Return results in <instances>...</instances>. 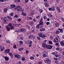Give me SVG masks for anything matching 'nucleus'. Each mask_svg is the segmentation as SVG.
<instances>
[{
    "label": "nucleus",
    "mask_w": 64,
    "mask_h": 64,
    "mask_svg": "<svg viewBox=\"0 0 64 64\" xmlns=\"http://www.w3.org/2000/svg\"><path fill=\"white\" fill-rule=\"evenodd\" d=\"M20 44H23V42L21 40L20 41Z\"/></svg>",
    "instance_id": "39"
},
{
    "label": "nucleus",
    "mask_w": 64,
    "mask_h": 64,
    "mask_svg": "<svg viewBox=\"0 0 64 64\" xmlns=\"http://www.w3.org/2000/svg\"><path fill=\"white\" fill-rule=\"evenodd\" d=\"M38 36L39 37H42V38H44L46 37L45 35L41 33L39 34H38Z\"/></svg>",
    "instance_id": "4"
},
{
    "label": "nucleus",
    "mask_w": 64,
    "mask_h": 64,
    "mask_svg": "<svg viewBox=\"0 0 64 64\" xmlns=\"http://www.w3.org/2000/svg\"><path fill=\"white\" fill-rule=\"evenodd\" d=\"M58 30H59L60 32V33H63V30L62 29H61L60 28H58Z\"/></svg>",
    "instance_id": "20"
},
{
    "label": "nucleus",
    "mask_w": 64,
    "mask_h": 64,
    "mask_svg": "<svg viewBox=\"0 0 64 64\" xmlns=\"http://www.w3.org/2000/svg\"><path fill=\"white\" fill-rule=\"evenodd\" d=\"M37 39L38 40H41V38L39 36H37Z\"/></svg>",
    "instance_id": "41"
},
{
    "label": "nucleus",
    "mask_w": 64,
    "mask_h": 64,
    "mask_svg": "<svg viewBox=\"0 0 64 64\" xmlns=\"http://www.w3.org/2000/svg\"><path fill=\"white\" fill-rule=\"evenodd\" d=\"M7 18H8V19H9L10 20H12V18L10 16H7Z\"/></svg>",
    "instance_id": "21"
},
{
    "label": "nucleus",
    "mask_w": 64,
    "mask_h": 64,
    "mask_svg": "<svg viewBox=\"0 0 64 64\" xmlns=\"http://www.w3.org/2000/svg\"><path fill=\"white\" fill-rule=\"evenodd\" d=\"M25 44H27V43H28V46L29 47H31L32 46V41H30V40H26L25 42Z\"/></svg>",
    "instance_id": "1"
},
{
    "label": "nucleus",
    "mask_w": 64,
    "mask_h": 64,
    "mask_svg": "<svg viewBox=\"0 0 64 64\" xmlns=\"http://www.w3.org/2000/svg\"><path fill=\"white\" fill-rule=\"evenodd\" d=\"M4 49H5V48L3 46L0 49L1 52L3 51Z\"/></svg>",
    "instance_id": "22"
},
{
    "label": "nucleus",
    "mask_w": 64,
    "mask_h": 64,
    "mask_svg": "<svg viewBox=\"0 0 64 64\" xmlns=\"http://www.w3.org/2000/svg\"><path fill=\"white\" fill-rule=\"evenodd\" d=\"M55 39H56V40L57 41H60V38L58 36H56Z\"/></svg>",
    "instance_id": "8"
},
{
    "label": "nucleus",
    "mask_w": 64,
    "mask_h": 64,
    "mask_svg": "<svg viewBox=\"0 0 64 64\" xmlns=\"http://www.w3.org/2000/svg\"><path fill=\"white\" fill-rule=\"evenodd\" d=\"M46 29L45 28H42L40 29V31L41 32H42V31H44Z\"/></svg>",
    "instance_id": "13"
},
{
    "label": "nucleus",
    "mask_w": 64,
    "mask_h": 64,
    "mask_svg": "<svg viewBox=\"0 0 64 64\" xmlns=\"http://www.w3.org/2000/svg\"><path fill=\"white\" fill-rule=\"evenodd\" d=\"M56 9L57 11L58 12H61L60 11V9L58 7H56Z\"/></svg>",
    "instance_id": "17"
},
{
    "label": "nucleus",
    "mask_w": 64,
    "mask_h": 64,
    "mask_svg": "<svg viewBox=\"0 0 64 64\" xmlns=\"http://www.w3.org/2000/svg\"><path fill=\"white\" fill-rule=\"evenodd\" d=\"M20 31L23 32H26V30L24 28H22L20 29Z\"/></svg>",
    "instance_id": "12"
},
{
    "label": "nucleus",
    "mask_w": 64,
    "mask_h": 64,
    "mask_svg": "<svg viewBox=\"0 0 64 64\" xmlns=\"http://www.w3.org/2000/svg\"><path fill=\"white\" fill-rule=\"evenodd\" d=\"M8 55H10V56H12V57H11V58H12L13 57H14V56H13V54L12 52H9L8 54Z\"/></svg>",
    "instance_id": "19"
},
{
    "label": "nucleus",
    "mask_w": 64,
    "mask_h": 64,
    "mask_svg": "<svg viewBox=\"0 0 64 64\" xmlns=\"http://www.w3.org/2000/svg\"><path fill=\"white\" fill-rule=\"evenodd\" d=\"M8 9L7 8H5L4 10V12L6 13V12H7V10Z\"/></svg>",
    "instance_id": "34"
},
{
    "label": "nucleus",
    "mask_w": 64,
    "mask_h": 64,
    "mask_svg": "<svg viewBox=\"0 0 64 64\" xmlns=\"http://www.w3.org/2000/svg\"><path fill=\"white\" fill-rule=\"evenodd\" d=\"M22 61H25V58H24V57H23V58H22Z\"/></svg>",
    "instance_id": "43"
},
{
    "label": "nucleus",
    "mask_w": 64,
    "mask_h": 64,
    "mask_svg": "<svg viewBox=\"0 0 64 64\" xmlns=\"http://www.w3.org/2000/svg\"><path fill=\"white\" fill-rule=\"evenodd\" d=\"M21 15H23V16H26L27 15V14L24 13V12H22L21 14Z\"/></svg>",
    "instance_id": "15"
},
{
    "label": "nucleus",
    "mask_w": 64,
    "mask_h": 64,
    "mask_svg": "<svg viewBox=\"0 0 64 64\" xmlns=\"http://www.w3.org/2000/svg\"><path fill=\"white\" fill-rule=\"evenodd\" d=\"M26 27L28 28V29H30V26H28V25H26Z\"/></svg>",
    "instance_id": "46"
},
{
    "label": "nucleus",
    "mask_w": 64,
    "mask_h": 64,
    "mask_svg": "<svg viewBox=\"0 0 64 64\" xmlns=\"http://www.w3.org/2000/svg\"><path fill=\"white\" fill-rule=\"evenodd\" d=\"M7 30H8V31H10V28H7Z\"/></svg>",
    "instance_id": "57"
},
{
    "label": "nucleus",
    "mask_w": 64,
    "mask_h": 64,
    "mask_svg": "<svg viewBox=\"0 0 64 64\" xmlns=\"http://www.w3.org/2000/svg\"><path fill=\"white\" fill-rule=\"evenodd\" d=\"M33 20L34 22H36V20L35 19H34Z\"/></svg>",
    "instance_id": "53"
},
{
    "label": "nucleus",
    "mask_w": 64,
    "mask_h": 64,
    "mask_svg": "<svg viewBox=\"0 0 64 64\" xmlns=\"http://www.w3.org/2000/svg\"><path fill=\"white\" fill-rule=\"evenodd\" d=\"M21 8V6H18L16 8H14L16 10H17L18 12H20V10L21 9V8Z\"/></svg>",
    "instance_id": "2"
},
{
    "label": "nucleus",
    "mask_w": 64,
    "mask_h": 64,
    "mask_svg": "<svg viewBox=\"0 0 64 64\" xmlns=\"http://www.w3.org/2000/svg\"><path fill=\"white\" fill-rule=\"evenodd\" d=\"M45 63L47 64H50L51 63V61L49 59L47 58L46 60H45Z\"/></svg>",
    "instance_id": "3"
},
{
    "label": "nucleus",
    "mask_w": 64,
    "mask_h": 64,
    "mask_svg": "<svg viewBox=\"0 0 64 64\" xmlns=\"http://www.w3.org/2000/svg\"><path fill=\"white\" fill-rule=\"evenodd\" d=\"M14 15V13H12L10 14V15L11 16H13Z\"/></svg>",
    "instance_id": "37"
},
{
    "label": "nucleus",
    "mask_w": 64,
    "mask_h": 64,
    "mask_svg": "<svg viewBox=\"0 0 64 64\" xmlns=\"http://www.w3.org/2000/svg\"><path fill=\"white\" fill-rule=\"evenodd\" d=\"M44 5H45V7H49V5L47 4V3H45Z\"/></svg>",
    "instance_id": "23"
},
{
    "label": "nucleus",
    "mask_w": 64,
    "mask_h": 64,
    "mask_svg": "<svg viewBox=\"0 0 64 64\" xmlns=\"http://www.w3.org/2000/svg\"><path fill=\"white\" fill-rule=\"evenodd\" d=\"M56 49L57 51H60V50L59 49V48L58 47L56 48Z\"/></svg>",
    "instance_id": "51"
},
{
    "label": "nucleus",
    "mask_w": 64,
    "mask_h": 64,
    "mask_svg": "<svg viewBox=\"0 0 64 64\" xmlns=\"http://www.w3.org/2000/svg\"><path fill=\"white\" fill-rule=\"evenodd\" d=\"M52 10L53 11H55V8H52Z\"/></svg>",
    "instance_id": "60"
},
{
    "label": "nucleus",
    "mask_w": 64,
    "mask_h": 64,
    "mask_svg": "<svg viewBox=\"0 0 64 64\" xmlns=\"http://www.w3.org/2000/svg\"><path fill=\"white\" fill-rule=\"evenodd\" d=\"M6 42L7 43H8V44H10V41L8 40H7L6 41Z\"/></svg>",
    "instance_id": "33"
},
{
    "label": "nucleus",
    "mask_w": 64,
    "mask_h": 64,
    "mask_svg": "<svg viewBox=\"0 0 64 64\" xmlns=\"http://www.w3.org/2000/svg\"><path fill=\"white\" fill-rule=\"evenodd\" d=\"M39 11L40 13H42V12H43V10L41 9H40L39 10Z\"/></svg>",
    "instance_id": "29"
},
{
    "label": "nucleus",
    "mask_w": 64,
    "mask_h": 64,
    "mask_svg": "<svg viewBox=\"0 0 64 64\" xmlns=\"http://www.w3.org/2000/svg\"><path fill=\"white\" fill-rule=\"evenodd\" d=\"M15 6H15L14 4H11L10 5V8L12 9V8H14V7H15Z\"/></svg>",
    "instance_id": "14"
},
{
    "label": "nucleus",
    "mask_w": 64,
    "mask_h": 64,
    "mask_svg": "<svg viewBox=\"0 0 64 64\" xmlns=\"http://www.w3.org/2000/svg\"><path fill=\"white\" fill-rule=\"evenodd\" d=\"M49 44H53V43H52V41H49Z\"/></svg>",
    "instance_id": "36"
},
{
    "label": "nucleus",
    "mask_w": 64,
    "mask_h": 64,
    "mask_svg": "<svg viewBox=\"0 0 64 64\" xmlns=\"http://www.w3.org/2000/svg\"><path fill=\"white\" fill-rule=\"evenodd\" d=\"M15 57L16 58H17V59H20V58L21 57L20 55L19 54H16L15 56Z\"/></svg>",
    "instance_id": "9"
},
{
    "label": "nucleus",
    "mask_w": 64,
    "mask_h": 64,
    "mask_svg": "<svg viewBox=\"0 0 64 64\" xmlns=\"http://www.w3.org/2000/svg\"><path fill=\"white\" fill-rule=\"evenodd\" d=\"M29 24L30 25V26H32L33 25V22L32 21H30L29 22Z\"/></svg>",
    "instance_id": "18"
},
{
    "label": "nucleus",
    "mask_w": 64,
    "mask_h": 64,
    "mask_svg": "<svg viewBox=\"0 0 64 64\" xmlns=\"http://www.w3.org/2000/svg\"><path fill=\"white\" fill-rule=\"evenodd\" d=\"M4 58L6 61H8L9 60V58L7 56H5Z\"/></svg>",
    "instance_id": "16"
},
{
    "label": "nucleus",
    "mask_w": 64,
    "mask_h": 64,
    "mask_svg": "<svg viewBox=\"0 0 64 64\" xmlns=\"http://www.w3.org/2000/svg\"><path fill=\"white\" fill-rule=\"evenodd\" d=\"M46 48L47 49H51L52 48V46L51 45H47Z\"/></svg>",
    "instance_id": "5"
},
{
    "label": "nucleus",
    "mask_w": 64,
    "mask_h": 64,
    "mask_svg": "<svg viewBox=\"0 0 64 64\" xmlns=\"http://www.w3.org/2000/svg\"><path fill=\"white\" fill-rule=\"evenodd\" d=\"M29 2V0H25V3H27Z\"/></svg>",
    "instance_id": "38"
},
{
    "label": "nucleus",
    "mask_w": 64,
    "mask_h": 64,
    "mask_svg": "<svg viewBox=\"0 0 64 64\" xmlns=\"http://www.w3.org/2000/svg\"><path fill=\"white\" fill-rule=\"evenodd\" d=\"M4 1V0H0V2H3Z\"/></svg>",
    "instance_id": "61"
},
{
    "label": "nucleus",
    "mask_w": 64,
    "mask_h": 64,
    "mask_svg": "<svg viewBox=\"0 0 64 64\" xmlns=\"http://www.w3.org/2000/svg\"><path fill=\"white\" fill-rule=\"evenodd\" d=\"M21 20V19L20 18H19L18 20V21H19V22H20Z\"/></svg>",
    "instance_id": "52"
},
{
    "label": "nucleus",
    "mask_w": 64,
    "mask_h": 64,
    "mask_svg": "<svg viewBox=\"0 0 64 64\" xmlns=\"http://www.w3.org/2000/svg\"><path fill=\"white\" fill-rule=\"evenodd\" d=\"M40 16L39 15H38V16H37L36 17V18H39L40 17Z\"/></svg>",
    "instance_id": "63"
},
{
    "label": "nucleus",
    "mask_w": 64,
    "mask_h": 64,
    "mask_svg": "<svg viewBox=\"0 0 64 64\" xmlns=\"http://www.w3.org/2000/svg\"><path fill=\"white\" fill-rule=\"evenodd\" d=\"M56 34H58L60 33V32L58 30H56Z\"/></svg>",
    "instance_id": "26"
},
{
    "label": "nucleus",
    "mask_w": 64,
    "mask_h": 64,
    "mask_svg": "<svg viewBox=\"0 0 64 64\" xmlns=\"http://www.w3.org/2000/svg\"><path fill=\"white\" fill-rule=\"evenodd\" d=\"M46 24L47 25H48V24H50V23L49 22H46Z\"/></svg>",
    "instance_id": "59"
},
{
    "label": "nucleus",
    "mask_w": 64,
    "mask_h": 64,
    "mask_svg": "<svg viewBox=\"0 0 64 64\" xmlns=\"http://www.w3.org/2000/svg\"><path fill=\"white\" fill-rule=\"evenodd\" d=\"M8 26H10V27H11L12 26V24L11 23H9L8 24Z\"/></svg>",
    "instance_id": "42"
},
{
    "label": "nucleus",
    "mask_w": 64,
    "mask_h": 64,
    "mask_svg": "<svg viewBox=\"0 0 64 64\" xmlns=\"http://www.w3.org/2000/svg\"><path fill=\"white\" fill-rule=\"evenodd\" d=\"M34 15V13L32 12H31L30 13V15Z\"/></svg>",
    "instance_id": "49"
},
{
    "label": "nucleus",
    "mask_w": 64,
    "mask_h": 64,
    "mask_svg": "<svg viewBox=\"0 0 64 64\" xmlns=\"http://www.w3.org/2000/svg\"><path fill=\"white\" fill-rule=\"evenodd\" d=\"M48 9L50 11H51L52 10V8H49Z\"/></svg>",
    "instance_id": "62"
},
{
    "label": "nucleus",
    "mask_w": 64,
    "mask_h": 64,
    "mask_svg": "<svg viewBox=\"0 0 64 64\" xmlns=\"http://www.w3.org/2000/svg\"><path fill=\"white\" fill-rule=\"evenodd\" d=\"M23 39H24V38L22 37H21L20 38V40L23 41Z\"/></svg>",
    "instance_id": "31"
},
{
    "label": "nucleus",
    "mask_w": 64,
    "mask_h": 64,
    "mask_svg": "<svg viewBox=\"0 0 64 64\" xmlns=\"http://www.w3.org/2000/svg\"><path fill=\"white\" fill-rule=\"evenodd\" d=\"M47 45L45 43H44L42 44V46L43 47H46H46H47Z\"/></svg>",
    "instance_id": "11"
},
{
    "label": "nucleus",
    "mask_w": 64,
    "mask_h": 64,
    "mask_svg": "<svg viewBox=\"0 0 64 64\" xmlns=\"http://www.w3.org/2000/svg\"><path fill=\"white\" fill-rule=\"evenodd\" d=\"M31 32L30 31H28V34H31Z\"/></svg>",
    "instance_id": "50"
},
{
    "label": "nucleus",
    "mask_w": 64,
    "mask_h": 64,
    "mask_svg": "<svg viewBox=\"0 0 64 64\" xmlns=\"http://www.w3.org/2000/svg\"><path fill=\"white\" fill-rule=\"evenodd\" d=\"M39 26H40L39 25V24H37V26H36V28H37V29H39V28H40Z\"/></svg>",
    "instance_id": "30"
},
{
    "label": "nucleus",
    "mask_w": 64,
    "mask_h": 64,
    "mask_svg": "<svg viewBox=\"0 0 64 64\" xmlns=\"http://www.w3.org/2000/svg\"><path fill=\"white\" fill-rule=\"evenodd\" d=\"M44 19H47V17L46 16H45L44 17Z\"/></svg>",
    "instance_id": "54"
},
{
    "label": "nucleus",
    "mask_w": 64,
    "mask_h": 64,
    "mask_svg": "<svg viewBox=\"0 0 64 64\" xmlns=\"http://www.w3.org/2000/svg\"><path fill=\"white\" fill-rule=\"evenodd\" d=\"M32 40H33L35 38V36L34 35H32Z\"/></svg>",
    "instance_id": "24"
},
{
    "label": "nucleus",
    "mask_w": 64,
    "mask_h": 64,
    "mask_svg": "<svg viewBox=\"0 0 64 64\" xmlns=\"http://www.w3.org/2000/svg\"><path fill=\"white\" fill-rule=\"evenodd\" d=\"M14 17H16V18H18V15L17 14L15 15V16H14Z\"/></svg>",
    "instance_id": "45"
},
{
    "label": "nucleus",
    "mask_w": 64,
    "mask_h": 64,
    "mask_svg": "<svg viewBox=\"0 0 64 64\" xmlns=\"http://www.w3.org/2000/svg\"><path fill=\"white\" fill-rule=\"evenodd\" d=\"M14 26H11L10 27V28L11 29H12H12H14Z\"/></svg>",
    "instance_id": "35"
},
{
    "label": "nucleus",
    "mask_w": 64,
    "mask_h": 64,
    "mask_svg": "<svg viewBox=\"0 0 64 64\" xmlns=\"http://www.w3.org/2000/svg\"><path fill=\"white\" fill-rule=\"evenodd\" d=\"M39 23H40L38 24L40 26H41V25H43V22L42 20H40L39 22Z\"/></svg>",
    "instance_id": "10"
},
{
    "label": "nucleus",
    "mask_w": 64,
    "mask_h": 64,
    "mask_svg": "<svg viewBox=\"0 0 64 64\" xmlns=\"http://www.w3.org/2000/svg\"><path fill=\"white\" fill-rule=\"evenodd\" d=\"M62 39H64V35L62 36Z\"/></svg>",
    "instance_id": "64"
},
{
    "label": "nucleus",
    "mask_w": 64,
    "mask_h": 64,
    "mask_svg": "<svg viewBox=\"0 0 64 64\" xmlns=\"http://www.w3.org/2000/svg\"><path fill=\"white\" fill-rule=\"evenodd\" d=\"M30 59H31V60H34V58L32 56H31L30 58Z\"/></svg>",
    "instance_id": "28"
},
{
    "label": "nucleus",
    "mask_w": 64,
    "mask_h": 64,
    "mask_svg": "<svg viewBox=\"0 0 64 64\" xmlns=\"http://www.w3.org/2000/svg\"><path fill=\"white\" fill-rule=\"evenodd\" d=\"M44 54H43L42 56L43 57H44L45 58L47 56V53L45 51H44Z\"/></svg>",
    "instance_id": "6"
},
{
    "label": "nucleus",
    "mask_w": 64,
    "mask_h": 64,
    "mask_svg": "<svg viewBox=\"0 0 64 64\" xmlns=\"http://www.w3.org/2000/svg\"><path fill=\"white\" fill-rule=\"evenodd\" d=\"M16 31L18 32V33H20V32H21V30H16Z\"/></svg>",
    "instance_id": "32"
},
{
    "label": "nucleus",
    "mask_w": 64,
    "mask_h": 64,
    "mask_svg": "<svg viewBox=\"0 0 64 64\" xmlns=\"http://www.w3.org/2000/svg\"><path fill=\"white\" fill-rule=\"evenodd\" d=\"M55 38L54 39V40L53 41L54 42V43H56V42H57V41H56V40H55Z\"/></svg>",
    "instance_id": "55"
},
{
    "label": "nucleus",
    "mask_w": 64,
    "mask_h": 64,
    "mask_svg": "<svg viewBox=\"0 0 64 64\" xmlns=\"http://www.w3.org/2000/svg\"><path fill=\"white\" fill-rule=\"evenodd\" d=\"M13 48H17V46H16V45H14Z\"/></svg>",
    "instance_id": "44"
},
{
    "label": "nucleus",
    "mask_w": 64,
    "mask_h": 64,
    "mask_svg": "<svg viewBox=\"0 0 64 64\" xmlns=\"http://www.w3.org/2000/svg\"><path fill=\"white\" fill-rule=\"evenodd\" d=\"M10 50L9 49H6V50L4 51V52L5 53H8L10 52Z\"/></svg>",
    "instance_id": "7"
},
{
    "label": "nucleus",
    "mask_w": 64,
    "mask_h": 64,
    "mask_svg": "<svg viewBox=\"0 0 64 64\" xmlns=\"http://www.w3.org/2000/svg\"><path fill=\"white\" fill-rule=\"evenodd\" d=\"M48 16L49 17H53V15L50 14H49L48 15Z\"/></svg>",
    "instance_id": "27"
},
{
    "label": "nucleus",
    "mask_w": 64,
    "mask_h": 64,
    "mask_svg": "<svg viewBox=\"0 0 64 64\" xmlns=\"http://www.w3.org/2000/svg\"><path fill=\"white\" fill-rule=\"evenodd\" d=\"M6 29H8V28H9V26H8V25H7L6 26Z\"/></svg>",
    "instance_id": "47"
},
{
    "label": "nucleus",
    "mask_w": 64,
    "mask_h": 64,
    "mask_svg": "<svg viewBox=\"0 0 64 64\" xmlns=\"http://www.w3.org/2000/svg\"><path fill=\"white\" fill-rule=\"evenodd\" d=\"M55 26L56 27H58V26H59V23H58V22H57L56 23Z\"/></svg>",
    "instance_id": "25"
},
{
    "label": "nucleus",
    "mask_w": 64,
    "mask_h": 64,
    "mask_svg": "<svg viewBox=\"0 0 64 64\" xmlns=\"http://www.w3.org/2000/svg\"><path fill=\"white\" fill-rule=\"evenodd\" d=\"M28 19H30V20H31L32 19V17H29Z\"/></svg>",
    "instance_id": "58"
},
{
    "label": "nucleus",
    "mask_w": 64,
    "mask_h": 64,
    "mask_svg": "<svg viewBox=\"0 0 64 64\" xmlns=\"http://www.w3.org/2000/svg\"><path fill=\"white\" fill-rule=\"evenodd\" d=\"M54 60H57L58 59L57 58H54Z\"/></svg>",
    "instance_id": "56"
},
{
    "label": "nucleus",
    "mask_w": 64,
    "mask_h": 64,
    "mask_svg": "<svg viewBox=\"0 0 64 64\" xmlns=\"http://www.w3.org/2000/svg\"><path fill=\"white\" fill-rule=\"evenodd\" d=\"M42 62L40 61H39L38 62V64H42Z\"/></svg>",
    "instance_id": "40"
},
{
    "label": "nucleus",
    "mask_w": 64,
    "mask_h": 64,
    "mask_svg": "<svg viewBox=\"0 0 64 64\" xmlns=\"http://www.w3.org/2000/svg\"><path fill=\"white\" fill-rule=\"evenodd\" d=\"M29 38L30 39H31V38H32V35H30L28 36Z\"/></svg>",
    "instance_id": "48"
}]
</instances>
